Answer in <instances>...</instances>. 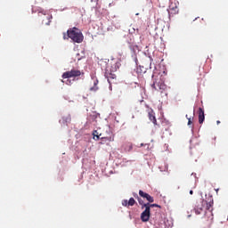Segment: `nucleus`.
I'll return each instance as SVG.
<instances>
[{
	"mask_svg": "<svg viewBox=\"0 0 228 228\" xmlns=\"http://www.w3.org/2000/svg\"><path fill=\"white\" fill-rule=\"evenodd\" d=\"M62 83H66L67 86H70L71 85V80L70 79H67L66 82L64 80H61Z\"/></svg>",
	"mask_w": 228,
	"mask_h": 228,
	"instance_id": "nucleus-19",
	"label": "nucleus"
},
{
	"mask_svg": "<svg viewBox=\"0 0 228 228\" xmlns=\"http://www.w3.org/2000/svg\"><path fill=\"white\" fill-rule=\"evenodd\" d=\"M189 194L192 195V194H193V191H189Z\"/></svg>",
	"mask_w": 228,
	"mask_h": 228,
	"instance_id": "nucleus-21",
	"label": "nucleus"
},
{
	"mask_svg": "<svg viewBox=\"0 0 228 228\" xmlns=\"http://www.w3.org/2000/svg\"><path fill=\"white\" fill-rule=\"evenodd\" d=\"M81 76V71L77 69H71L70 71H65L62 75L63 79H69L72 77H77Z\"/></svg>",
	"mask_w": 228,
	"mask_h": 228,
	"instance_id": "nucleus-4",
	"label": "nucleus"
},
{
	"mask_svg": "<svg viewBox=\"0 0 228 228\" xmlns=\"http://www.w3.org/2000/svg\"><path fill=\"white\" fill-rule=\"evenodd\" d=\"M135 204V200L134 198H130L129 200H128V206L130 207H134Z\"/></svg>",
	"mask_w": 228,
	"mask_h": 228,
	"instance_id": "nucleus-16",
	"label": "nucleus"
},
{
	"mask_svg": "<svg viewBox=\"0 0 228 228\" xmlns=\"http://www.w3.org/2000/svg\"><path fill=\"white\" fill-rule=\"evenodd\" d=\"M96 138H97V140H99V139H100V136H99V135H96Z\"/></svg>",
	"mask_w": 228,
	"mask_h": 228,
	"instance_id": "nucleus-23",
	"label": "nucleus"
},
{
	"mask_svg": "<svg viewBox=\"0 0 228 228\" xmlns=\"http://www.w3.org/2000/svg\"><path fill=\"white\" fill-rule=\"evenodd\" d=\"M107 79L109 84L111 86L114 83V80L116 79V75L113 73H108Z\"/></svg>",
	"mask_w": 228,
	"mask_h": 228,
	"instance_id": "nucleus-12",
	"label": "nucleus"
},
{
	"mask_svg": "<svg viewBox=\"0 0 228 228\" xmlns=\"http://www.w3.org/2000/svg\"><path fill=\"white\" fill-rule=\"evenodd\" d=\"M140 197L146 199V200L150 203H153L154 202V198L151 197L149 193L144 192L143 191L140 190L139 191Z\"/></svg>",
	"mask_w": 228,
	"mask_h": 228,
	"instance_id": "nucleus-7",
	"label": "nucleus"
},
{
	"mask_svg": "<svg viewBox=\"0 0 228 228\" xmlns=\"http://www.w3.org/2000/svg\"><path fill=\"white\" fill-rule=\"evenodd\" d=\"M205 120V113H204V110L200 107L199 108V123L200 125H202L204 123Z\"/></svg>",
	"mask_w": 228,
	"mask_h": 228,
	"instance_id": "nucleus-9",
	"label": "nucleus"
},
{
	"mask_svg": "<svg viewBox=\"0 0 228 228\" xmlns=\"http://www.w3.org/2000/svg\"><path fill=\"white\" fill-rule=\"evenodd\" d=\"M221 124V121H217V125H220Z\"/></svg>",
	"mask_w": 228,
	"mask_h": 228,
	"instance_id": "nucleus-24",
	"label": "nucleus"
},
{
	"mask_svg": "<svg viewBox=\"0 0 228 228\" xmlns=\"http://www.w3.org/2000/svg\"><path fill=\"white\" fill-rule=\"evenodd\" d=\"M143 208H148V210H151V208H161L160 205L157 204V203H151V202H148L146 204L143 205Z\"/></svg>",
	"mask_w": 228,
	"mask_h": 228,
	"instance_id": "nucleus-11",
	"label": "nucleus"
},
{
	"mask_svg": "<svg viewBox=\"0 0 228 228\" xmlns=\"http://www.w3.org/2000/svg\"><path fill=\"white\" fill-rule=\"evenodd\" d=\"M45 20H43V22H45Z\"/></svg>",
	"mask_w": 228,
	"mask_h": 228,
	"instance_id": "nucleus-25",
	"label": "nucleus"
},
{
	"mask_svg": "<svg viewBox=\"0 0 228 228\" xmlns=\"http://www.w3.org/2000/svg\"><path fill=\"white\" fill-rule=\"evenodd\" d=\"M212 207H213L212 199L208 202L204 199H200L199 200L196 201L193 211L196 216L205 213V216H208V218L212 219L213 218Z\"/></svg>",
	"mask_w": 228,
	"mask_h": 228,
	"instance_id": "nucleus-1",
	"label": "nucleus"
},
{
	"mask_svg": "<svg viewBox=\"0 0 228 228\" xmlns=\"http://www.w3.org/2000/svg\"><path fill=\"white\" fill-rule=\"evenodd\" d=\"M52 19H53L52 15L46 16V20H47V21H45V24L46 26H49L50 23H51V20H52Z\"/></svg>",
	"mask_w": 228,
	"mask_h": 228,
	"instance_id": "nucleus-15",
	"label": "nucleus"
},
{
	"mask_svg": "<svg viewBox=\"0 0 228 228\" xmlns=\"http://www.w3.org/2000/svg\"><path fill=\"white\" fill-rule=\"evenodd\" d=\"M186 118H187V119H188V126L192 125V119H193V118H188V115H186Z\"/></svg>",
	"mask_w": 228,
	"mask_h": 228,
	"instance_id": "nucleus-18",
	"label": "nucleus"
},
{
	"mask_svg": "<svg viewBox=\"0 0 228 228\" xmlns=\"http://www.w3.org/2000/svg\"><path fill=\"white\" fill-rule=\"evenodd\" d=\"M153 83L151 85L153 90L160 92L161 97H167V86L160 77H152Z\"/></svg>",
	"mask_w": 228,
	"mask_h": 228,
	"instance_id": "nucleus-2",
	"label": "nucleus"
},
{
	"mask_svg": "<svg viewBox=\"0 0 228 228\" xmlns=\"http://www.w3.org/2000/svg\"><path fill=\"white\" fill-rule=\"evenodd\" d=\"M93 86L90 88V92H97L99 90V80L94 77H92Z\"/></svg>",
	"mask_w": 228,
	"mask_h": 228,
	"instance_id": "nucleus-8",
	"label": "nucleus"
},
{
	"mask_svg": "<svg viewBox=\"0 0 228 228\" xmlns=\"http://www.w3.org/2000/svg\"><path fill=\"white\" fill-rule=\"evenodd\" d=\"M130 149H132V145H130Z\"/></svg>",
	"mask_w": 228,
	"mask_h": 228,
	"instance_id": "nucleus-26",
	"label": "nucleus"
},
{
	"mask_svg": "<svg viewBox=\"0 0 228 228\" xmlns=\"http://www.w3.org/2000/svg\"><path fill=\"white\" fill-rule=\"evenodd\" d=\"M150 218H151V209H149L148 208H144V210L141 214L142 222L147 223Z\"/></svg>",
	"mask_w": 228,
	"mask_h": 228,
	"instance_id": "nucleus-5",
	"label": "nucleus"
},
{
	"mask_svg": "<svg viewBox=\"0 0 228 228\" xmlns=\"http://www.w3.org/2000/svg\"><path fill=\"white\" fill-rule=\"evenodd\" d=\"M122 205H123V207H125V208H129V207H130V205H128L127 200H124L122 201Z\"/></svg>",
	"mask_w": 228,
	"mask_h": 228,
	"instance_id": "nucleus-17",
	"label": "nucleus"
},
{
	"mask_svg": "<svg viewBox=\"0 0 228 228\" xmlns=\"http://www.w3.org/2000/svg\"><path fill=\"white\" fill-rule=\"evenodd\" d=\"M134 198L137 199V201L139 202L140 206H142V209H144L145 207H143V205H146V203H144L143 200H142V198H139L138 194H135Z\"/></svg>",
	"mask_w": 228,
	"mask_h": 228,
	"instance_id": "nucleus-14",
	"label": "nucleus"
},
{
	"mask_svg": "<svg viewBox=\"0 0 228 228\" xmlns=\"http://www.w3.org/2000/svg\"><path fill=\"white\" fill-rule=\"evenodd\" d=\"M169 10L173 12V14H177L179 12L178 6L175 4L169 5Z\"/></svg>",
	"mask_w": 228,
	"mask_h": 228,
	"instance_id": "nucleus-13",
	"label": "nucleus"
},
{
	"mask_svg": "<svg viewBox=\"0 0 228 228\" xmlns=\"http://www.w3.org/2000/svg\"><path fill=\"white\" fill-rule=\"evenodd\" d=\"M107 133H108V136L102 137V142H114L115 135H114L113 132L111 131V129H109V131H107Z\"/></svg>",
	"mask_w": 228,
	"mask_h": 228,
	"instance_id": "nucleus-6",
	"label": "nucleus"
},
{
	"mask_svg": "<svg viewBox=\"0 0 228 228\" xmlns=\"http://www.w3.org/2000/svg\"><path fill=\"white\" fill-rule=\"evenodd\" d=\"M69 37H68V34L67 33H63V39L64 40H69Z\"/></svg>",
	"mask_w": 228,
	"mask_h": 228,
	"instance_id": "nucleus-20",
	"label": "nucleus"
},
{
	"mask_svg": "<svg viewBox=\"0 0 228 228\" xmlns=\"http://www.w3.org/2000/svg\"><path fill=\"white\" fill-rule=\"evenodd\" d=\"M110 90L112 91V86H110Z\"/></svg>",
	"mask_w": 228,
	"mask_h": 228,
	"instance_id": "nucleus-22",
	"label": "nucleus"
},
{
	"mask_svg": "<svg viewBox=\"0 0 228 228\" xmlns=\"http://www.w3.org/2000/svg\"><path fill=\"white\" fill-rule=\"evenodd\" d=\"M148 117H149V119L151 121H152V123L157 126L158 125V121H157V118H156V116L154 115V111L153 110H151L148 112Z\"/></svg>",
	"mask_w": 228,
	"mask_h": 228,
	"instance_id": "nucleus-10",
	"label": "nucleus"
},
{
	"mask_svg": "<svg viewBox=\"0 0 228 228\" xmlns=\"http://www.w3.org/2000/svg\"><path fill=\"white\" fill-rule=\"evenodd\" d=\"M67 37H69L73 42L80 44L84 40V36L81 30L77 28H70L67 30Z\"/></svg>",
	"mask_w": 228,
	"mask_h": 228,
	"instance_id": "nucleus-3",
	"label": "nucleus"
}]
</instances>
